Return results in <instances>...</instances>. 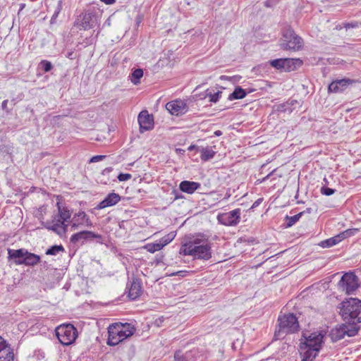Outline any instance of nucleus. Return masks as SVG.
<instances>
[{"mask_svg":"<svg viewBox=\"0 0 361 361\" xmlns=\"http://www.w3.org/2000/svg\"><path fill=\"white\" fill-rule=\"evenodd\" d=\"M353 233L354 231L346 230L336 236L320 242L319 245L322 247H331L340 243L342 240L350 236Z\"/></svg>","mask_w":361,"mask_h":361,"instance_id":"nucleus-17","label":"nucleus"},{"mask_svg":"<svg viewBox=\"0 0 361 361\" xmlns=\"http://www.w3.org/2000/svg\"><path fill=\"white\" fill-rule=\"evenodd\" d=\"M78 214H75L73 216V220L77 219L79 220V221H82V216H78Z\"/></svg>","mask_w":361,"mask_h":361,"instance_id":"nucleus-48","label":"nucleus"},{"mask_svg":"<svg viewBox=\"0 0 361 361\" xmlns=\"http://www.w3.org/2000/svg\"><path fill=\"white\" fill-rule=\"evenodd\" d=\"M63 247L62 245H54L51 246L46 251V255H56L60 251H63Z\"/></svg>","mask_w":361,"mask_h":361,"instance_id":"nucleus-34","label":"nucleus"},{"mask_svg":"<svg viewBox=\"0 0 361 361\" xmlns=\"http://www.w3.org/2000/svg\"><path fill=\"white\" fill-rule=\"evenodd\" d=\"M225 78V76H224V75H221V79H222V78Z\"/></svg>","mask_w":361,"mask_h":361,"instance_id":"nucleus-53","label":"nucleus"},{"mask_svg":"<svg viewBox=\"0 0 361 361\" xmlns=\"http://www.w3.org/2000/svg\"><path fill=\"white\" fill-rule=\"evenodd\" d=\"M135 331V327L128 323L113 324L108 328L109 337L107 344L111 346L116 345L127 338L133 335Z\"/></svg>","mask_w":361,"mask_h":361,"instance_id":"nucleus-3","label":"nucleus"},{"mask_svg":"<svg viewBox=\"0 0 361 361\" xmlns=\"http://www.w3.org/2000/svg\"><path fill=\"white\" fill-rule=\"evenodd\" d=\"M101 1L104 2L106 4H111L115 1V0H101Z\"/></svg>","mask_w":361,"mask_h":361,"instance_id":"nucleus-49","label":"nucleus"},{"mask_svg":"<svg viewBox=\"0 0 361 361\" xmlns=\"http://www.w3.org/2000/svg\"><path fill=\"white\" fill-rule=\"evenodd\" d=\"M200 152L201 159L204 161L212 159L216 154L211 147H202Z\"/></svg>","mask_w":361,"mask_h":361,"instance_id":"nucleus-25","label":"nucleus"},{"mask_svg":"<svg viewBox=\"0 0 361 361\" xmlns=\"http://www.w3.org/2000/svg\"><path fill=\"white\" fill-rule=\"evenodd\" d=\"M163 248V245L160 244L159 242L154 243H148L145 246V249L147 250L149 252L154 253L157 251H159Z\"/></svg>","mask_w":361,"mask_h":361,"instance_id":"nucleus-30","label":"nucleus"},{"mask_svg":"<svg viewBox=\"0 0 361 361\" xmlns=\"http://www.w3.org/2000/svg\"><path fill=\"white\" fill-rule=\"evenodd\" d=\"M221 94H222V92L218 91L217 92L214 93V94L208 93V94H207V97L209 98L210 102L216 103V102L219 101V97H221Z\"/></svg>","mask_w":361,"mask_h":361,"instance_id":"nucleus-36","label":"nucleus"},{"mask_svg":"<svg viewBox=\"0 0 361 361\" xmlns=\"http://www.w3.org/2000/svg\"><path fill=\"white\" fill-rule=\"evenodd\" d=\"M302 215V212L298 213V214H295L293 216H286V227L289 228V227H291L292 226H293L297 221H299V219H300Z\"/></svg>","mask_w":361,"mask_h":361,"instance_id":"nucleus-28","label":"nucleus"},{"mask_svg":"<svg viewBox=\"0 0 361 361\" xmlns=\"http://www.w3.org/2000/svg\"><path fill=\"white\" fill-rule=\"evenodd\" d=\"M214 135H215L216 136H220V135H222V133H221V130H216V131L214 132Z\"/></svg>","mask_w":361,"mask_h":361,"instance_id":"nucleus-50","label":"nucleus"},{"mask_svg":"<svg viewBox=\"0 0 361 361\" xmlns=\"http://www.w3.org/2000/svg\"><path fill=\"white\" fill-rule=\"evenodd\" d=\"M179 254L190 255L194 259L208 260L212 257L211 243L203 235L193 237L181 245Z\"/></svg>","mask_w":361,"mask_h":361,"instance_id":"nucleus-1","label":"nucleus"},{"mask_svg":"<svg viewBox=\"0 0 361 361\" xmlns=\"http://www.w3.org/2000/svg\"><path fill=\"white\" fill-rule=\"evenodd\" d=\"M338 285L347 294H351L359 286L358 279L353 273H346L341 277Z\"/></svg>","mask_w":361,"mask_h":361,"instance_id":"nucleus-10","label":"nucleus"},{"mask_svg":"<svg viewBox=\"0 0 361 361\" xmlns=\"http://www.w3.org/2000/svg\"><path fill=\"white\" fill-rule=\"evenodd\" d=\"M305 338V342L303 345L305 348H314L315 351H319L323 343L324 334L322 332H313L306 335H303Z\"/></svg>","mask_w":361,"mask_h":361,"instance_id":"nucleus-11","label":"nucleus"},{"mask_svg":"<svg viewBox=\"0 0 361 361\" xmlns=\"http://www.w3.org/2000/svg\"><path fill=\"white\" fill-rule=\"evenodd\" d=\"M353 82V80L345 78L334 80L329 85V91L334 93L343 92Z\"/></svg>","mask_w":361,"mask_h":361,"instance_id":"nucleus-18","label":"nucleus"},{"mask_svg":"<svg viewBox=\"0 0 361 361\" xmlns=\"http://www.w3.org/2000/svg\"><path fill=\"white\" fill-rule=\"evenodd\" d=\"M343 26L346 29L361 27V22L359 23L357 21H353L350 23H345Z\"/></svg>","mask_w":361,"mask_h":361,"instance_id":"nucleus-38","label":"nucleus"},{"mask_svg":"<svg viewBox=\"0 0 361 361\" xmlns=\"http://www.w3.org/2000/svg\"><path fill=\"white\" fill-rule=\"evenodd\" d=\"M40 261V257L37 255L28 252L26 250L25 257L23 259V262H22L25 265L27 266H35L38 264Z\"/></svg>","mask_w":361,"mask_h":361,"instance_id":"nucleus-23","label":"nucleus"},{"mask_svg":"<svg viewBox=\"0 0 361 361\" xmlns=\"http://www.w3.org/2000/svg\"><path fill=\"white\" fill-rule=\"evenodd\" d=\"M262 202V198H259L258 200H257L252 204V208H255L256 207H257L261 202Z\"/></svg>","mask_w":361,"mask_h":361,"instance_id":"nucleus-45","label":"nucleus"},{"mask_svg":"<svg viewBox=\"0 0 361 361\" xmlns=\"http://www.w3.org/2000/svg\"><path fill=\"white\" fill-rule=\"evenodd\" d=\"M176 236V233L174 232H171L168 233L167 235H164L163 238H161L159 242L160 244L163 245V247L169 244L170 242H171Z\"/></svg>","mask_w":361,"mask_h":361,"instance_id":"nucleus-33","label":"nucleus"},{"mask_svg":"<svg viewBox=\"0 0 361 361\" xmlns=\"http://www.w3.org/2000/svg\"><path fill=\"white\" fill-rule=\"evenodd\" d=\"M200 187L199 183L188 180H183L179 185L180 190L188 194H192Z\"/></svg>","mask_w":361,"mask_h":361,"instance_id":"nucleus-21","label":"nucleus"},{"mask_svg":"<svg viewBox=\"0 0 361 361\" xmlns=\"http://www.w3.org/2000/svg\"><path fill=\"white\" fill-rule=\"evenodd\" d=\"M186 273L185 271H177L176 273H173L171 275L172 276H175V275H178V276H185L184 274Z\"/></svg>","mask_w":361,"mask_h":361,"instance_id":"nucleus-47","label":"nucleus"},{"mask_svg":"<svg viewBox=\"0 0 361 361\" xmlns=\"http://www.w3.org/2000/svg\"><path fill=\"white\" fill-rule=\"evenodd\" d=\"M97 23V16L94 12L89 10L82 13L75 22V25L83 30L93 28Z\"/></svg>","mask_w":361,"mask_h":361,"instance_id":"nucleus-9","label":"nucleus"},{"mask_svg":"<svg viewBox=\"0 0 361 361\" xmlns=\"http://www.w3.org/2000/svg\"><path fill=\"white\" fill-rule=\"evenodd\" d=\"M240 209H235L218 216L219 221L226 226H235L240 221Z\"/></svg>","mask_w":361,"mask_h":361,"instance_id":"nucleus-14","label":"nucleus"},{"mask_svg":"<svg viewBox=\"0 0 361 361\" xmlns=\"http://www.w3.org/2000/svg\"><path fill=\"white\" fill-rule=\"evenodd\" d=\"M339 314L343 321L352 326H359L361 323V300L350 298L343 301L338 306Z\"/></svg>","mask_w":361,"mask_h":361,"instance_id":"nucleus-2","label":"nucleus"},{"mask_svg":"<svg viewBox=\"0 0 361 361\" xmlns=\"http://www.w3.org/2000/svg\"><path fill=\"white\" fill-rule=\"evenodd\" d=\"M360 329L359 326H352L349 323L345 322L334 328L330 333V336L333 341H339L348 336L349 337L355 336Z\"/></svg>","mask_w":361,"mask_h":361,"instance_id":"nucleus-7","label":"nucleus"},{"mask_svg":"<svg viewBox=\"0 0 361 361\" xmlns=\"http://www.w3.org/2000/svg\"><path fill=\"white\" fill-rule=\"evenodd\" d=\"M301 348H304L306 350L304 352L303 357H307V360L309 359L311 361H313L315 359L316 356L317 355V353H319V351H315L314 350H313L314 348H305L302 346Z\"/></svg>","mask_w":361,"mask_h":361,"instance_id":"nucleus-32","label":"nucleus"},{"mask_svg":"<svg viewBox=\"0 0 361 361\" xmlns=\"http://www.w3.org/2000/svg\"><path fill=\"white\" fill-rule=\"evenodd\" d=\"M274 171L272 172H271L270 173H269L266 177H264L262 181H265V180L268 179L269 178V176L273 173Z\"/></svg>","mask_w":361,"mask_h":361,"instance_id":"nucleus-51","label":"nucleus"},{"mask_svg":"<svg viewBox=\"0 0 361 361\" xmlns=\"http://www.w3.org/2000/svg\"><path fill=\"white\" fill-rule=\"evenodd\" d=\"M335 192V190L327 188V187H322L321 188V193L322 195L329 196L333 195Z\"/></svg>","mask_w":361,"mask_h":361,"instance_id":"nucleus-39","label":"nucleus"},{"mask_svg":"<svg viewBox=\"0 0 361 361\" xmlns=\"http://www.w3.org/2000/svg\"><path fill=\"white\" fill-rule=\"evenodd\" d=\"M11 346L7 341L4 339L1 336H0V353L3 350V349L7 348Z\"/></svg>","mask_w":361,"mask_h":361,"instance_id":"nucleus-42","label":"nucleus"},{"mask_svg":"<svg viewBox=\"0 0 361 361\" xmlns=\"http://www.w3.org/2000/svg\"><path fill=\"white\" fill-rule=\"evenodd\" d=\"M121 200V197L115 192L109 193L104 200H102L97 207L98 209H102L108 207L116 204Z\"/></svg>","mask_w":361,"mask_h":361,"instance_id":"nucleus-19","label":"nucleus"},{"mask_svg":"<svg viewBox=\"0 0 361 361\" xmlns=\"http://www.w3.org/2000/svg\"><path fill=\"white\" fill-rule=\"evenodd\" d=\"M8 258L14 259V262L16 264H23V259L25 257L26 250L25 249H19V250H8Z\"/></svg>","mask_w":361,"mask_h":361,"instance_id":"nucleus-20","label":"nucleus"},{"mask_svg":"<svg viewBox=\"0 0 361 361\" xmlns=\"http://www.w3.org/2000/svg\"><path fill=\"white\" fill-rule=\"evenodd\" d=\"M142 292V286L140 282L137 279H133L129 288L128 297L131 300H135L140 295Z\"/></svg>","mask_w":361,"mask_h":361,"instance_id":"nucleus-22","label":"nucleus"},{"mask_svg":"<svg viewBox=\"0 0 361 361\" xmlns=\"http://www.w3.org/2000/svg\"><path fill=\"white\" fill-rule=\"evenodd\" d=\"M25 6V4H20V10L19 11H22Z\"/></svg>","mask_w":361,"mask_h":361,"instance_id":"nucleus-52","label":"nucleus"},{"mask_svg":"<svg viewBox=\"0 0 361 361\" xmlns=\"http://www.w3.org/2000/svg\"><path fill=\"white\" fill-rule=\"evenodd\" d=\"M14 353L11 346L7 348L3 349L0 353V361H13Z\"/></svg>","mask_w":361,"mask_h":361,"instance_id":"nucleus-26","label":"nucleus"},{"mask_svg":"<svg viewBox=\"0 0 361 361\" xmlns=\"http://www.w3.org/2000/svg\"><path fill=\"white\" fill-rule=\"evenodd\" d=\"M270 64L272 67L279 70H283L285 71H290L293 70L292 65H301L302 61L299 59H277L270 61Z\"/></svg>","mask_w":361,"mask_h":361,"instance_id":"nucleus-13","label":"nucleus"},{"mask_svg":"<svg viewBox=\"0 0 361 361\" xmlns=\"http://www.w3.org/2000/svg\"><path fill=\"white\" fill-rule=\"evenodd\" d=\"M281 46L284 50L297 51L302 49L303 47V39L296 35L293 30L288 28L283 32Z\"/></svg>","mask_w":361,"mask_h":361,"instance_id":"nucleus-5","label":"nucleus"},{"mask_svg":"<svg viewBox=\"0 0 361 361\" xmlns=\"http://www.w3.org/2000/svg\"><path fill=\"white\" fill-rule=\"evenodd\" d=\"M137 121L140 125V131L143 133L145 130H149L154 127V119L147 111H142L137 117Z\"/></svg>","mask_w":361,"mask_h":361,"instance_id":"nucleus-16","label":"nucleus"},{"mask_svg":"<svg viewBox=\"0 0 361 361\" xmlns=\"http://www.w3.org/2000/svg\"><path fill=\"white\" fill-rule=\"evenodd\" d=\"M93 239H102V235L89 231H82L73 234L71 237V242L73 244L78 243H83L85 241L91 240Z\"/></svg>","mask_w":361,"mask_h":361,"instance_id":"nucleus-15","label":"nucleus"},{"mask_svg":"<svg viewBox=\"0 0 361 361\" xmlns=\"http://www.w3.org/2000/svg\"><path fill=\"white\" fill-rule=\"evenodd\" d=\"M131 178V175L130 173H120L118 176V179L119 181H126Z\"/></svg>","mask_w":361,"mask_h":361,"instance_id":"nucleus-41","label":"nucleus"},{"mask_svg":"<svg viewBox=\"0 0 361 361\" xmlns=\"http://www.w3.org/2000/svg\"><path fill=\"white\" fill-rule=\"evenodd\" d=\"M55 332L60 343L64 345L73 343L78 336L77 329L71 324H64L59 326L56 329Z\"/></svg>","mask_w":361,"mask_h":361,"instance_id":"nucleus-6","label":"nucleus"},{"mask_svg":"<svg viewBox=\"0 0 361 361\" xmlns=\"http://www.w3.org/2000/svg\"><path fill=\"white\" fill-rule=\"evenodd\" d=\"M166 109L172 115L176 116L185 114L188 111V106L187 103L181 99H176L168 102L166 104Z\"/></svg>","mask_w":361,"mask_h":361,"instance_id":"nucleus-12","label":"nucleus"},{"mask_svg":"<svg viewBox=\"0 0 361 361\" xmlns=\"http://www.w3.org/2000/svg\"><path fill=\"white\" fill-rule=\"evenodd\" d=\"M175 361H188L181 351L176 352L174 355Z\"/></svg>","mask_w":361,"mask_h":361,"instance_id":"nucleus-40","label":"nucleus"},{"mask_svg":"<svg viewBox=\"0 0 361 361\" xmlns=\"http://www.w3.org/2000/svg\"><path fill=\"white\" fill-rule=\"evenodd\" d=\"M7 103H8V100H4L1 104V107H2L3 110H5L6 111H7Z\"/></svg>","mask_w":361,"mask_h":361,"instance_id":"nucleus-46","label":"nucleus"},{"mask_svg":"<svg viewBox=\"0 0 361 361\" xmlns=\"http://www.w3.org/2000/svg\"><path fill=\"white\" fill-rule=\"evenodd\" d=\"M42 224L45 228L54 232L60 237L65 235L68 230V224L57 214H54L51 220L42 222Z\"/></svg>","mask_w":361,"mask_h":361,"instance_id":"nucleus-8","label":"nucleus"},{"mask_svg":"<svg viewBox=\"0 0 361 361\" xmlns=\"http://www.w3.org/2000/svg\"><path fill=\"white\" fill-rule=\"evenodd\" d=\"M247 93L245 90L240 87H236L234 91L228 96L229 100L243 99L246 96Z\"/></svg>","mask_w":361,"mask_h":361,"instance_id":"nucleus-27","label":"nucleus"},{"mask_svg":"<svg viewBox=\"0 0 361 361\" xmlns=\"http://www.w3.org/2000/svg\"><path fill=\"white\" fill-rule=\"evenodd\" d=\"M143 76V71L140 68L135 69L131 74V82L134 85L140 83V78Z\"/></svg>","mask_w":361,"mask_h":361,"instance_id":"nucleus-29","label":"nucleus"},{"mask_svg":"<svg viewBox=\"0 0 361 361\" xmlns=\"http://www.w3.org/2000/svg\"><path fill=\"white\" fill-rule=\"evenodd\" d=\"M39 65L46 73L50 71L53 67L51 63L47 60H42Z\"/></svg>","mask_w":361,"mask_h":361,"instance_id":"nucleus-37","label":"nucleus"},{"mask_svg":"<svg viewBox=\"0 0 361 361\" xmlns=\"http://www.w3.org/2000/svg\"><path fill=\"white\" fill-rule=\"evenodd\" d=\"M106 157V156L104 155H97V156H94L92 157L90 160V162H97V161H102L103 160L104 158Z\"/></svg>","mask_w":361,"mask_h":361,"instance_id":"nucleus-43","label":"nucleus"},{"mask_svg":"<svg viewBox=\"0 0 361 361\" xmlns=\"http://www.w3.org/2000/svg\"><path fill=\"white\" fill-rule=\"evenodd\" d=\"M295 104H298V102L296 100L288 101L286 103L279 106L278 110L283 112H291L293 111L291 106H293Z\"/></svg>","mask_w":361,"mask_h":361,"instance_id":"nucleus-31","label":"nucleus"},{"mask_svg":"<svg viewBox=\"0 0 361 361\" xmlns=\"http://www.w3.org/2000/svg\"><path fill=\"white\" fill-rule=\"evenodd\" d=\"M77 215L82 216V221L81 222L82 224L85 223L86 226L91 227L92 226V223L90 221L89 216L84 212H80L78 213Z\"/></svg>","mask_w":361,"mask_h":361,"instance_id":"nucleus-35","label":"nucleus"},{"mask_svg":"<svg viewBox=\"0 0 361 361\" xmlns=\"http://www.w3.org/2000/svg\"><path fill=\"white\" fill-rule=\"evenodd\" d=\"M58 214H56L66 223L71 219V212L66 207H61L59 202L56 203Z\"/></svg>","mask_w":361,"mask_h":361,"instance_id":"nucleus-24","label":"nucleus"},{"mask_svg":"<svg viewBox=\"0 0 361 361\" xmlns=\"http://www.w3.org/2000/svg\"><path fill=\"white\" fill-rule=\"evenodd\" d=\"M80 224H82V222L79 221V220H77V219H75L73 220V223L71 225V228L73 230H75L78 228V227L79 226V225Z\"/></svg>","mask_w":361,"mask_h":361,"instance_id":"nucleus-44","label":"nucleus"},{"mask_svg":"<svg viewBox=\"0 0 361 361\" xmlns=\"http://www.w3.org/2000/svg\"><path fill=\"white\" fill-rule=\"evenodd\" d=\"M279 330L276 331L275 336H281L282 334H292L298 331L299 329V322L295 314L290 313L279 317Z\"/></svg>","mask_w":361,"mask_h":361,"instance_id":"nucleus-4","label":"nucleus"}]
</instances>
